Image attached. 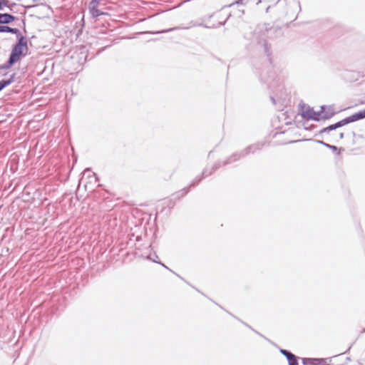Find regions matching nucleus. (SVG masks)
Instances as JSON below:
<instances>
[{"label": "nucleus", "mask_w": 365, "mask_h": 365, "mask_svg": "<svg viewBox=\"0 0 365 365\" xmlns=\"http://www.w3.org/2000/svg\"><path fill=\"white\" fill-rule=\"evenodd\" d=\"M297 9L301 10L300 3L297 0H277L272 5L265 4V12H271L278 20L286 17L288 19H292Z\"/></svg>", "instance_id": "f257e3e1"}, {"label": "nucleus", "mask_w": 365, "mask_h": 365, "mask_svg": "<svg viewBox=\"0 0 365 365\" xmlns=\"http://www.w3.org/2000/svg\"><path fill=\"white\" fill-rule=\"evenodd\" d=\"M28 40L16 41L11 46V50L9 53V57L14 61V62H19L21 58L26 56L28 47Z\"/></svg>", "instance_id": "f03ea898"}, {"label": "nucleus", "mask_w": 365, "mask_h": 365, "mask_svg": "<svg viewBox=\"0 0 365 365\" xmlns=\"http://www.w3.org/2000/svg\"><path fill=\"white\" fill-rule=\"evenodd\" d=\"M274 1V0H235L234 2L229 5L230 7L234 6H245L247 9L253 10L255 7L259 8L262 4H267L268 3Z\"/></svg>", "instance_id": "7ed1b4c3"}, {"label": "nucleus", "mask_w": 365, "mask_h": 365, "mask_svg": "<svg viewBox=\"0 0 365 365\" xmlns=\"http://www.w3.org/2000/svg\"><path fill=\"white\" fill-rule=\"evenodd\" d=\"M103 0H91L88 4V12L91 15V19L95 20L101 16H108L109 14L106 11H103L99 9L101 5V2Z\"/></svg>", "instance_id": "20e7f679"}, {"label": "nucleus", "mask_w": 365, "mask_h": 365, "mask_svg": "<svg viewBox=\"0 0 365 365\" xmlns=\"http://www.w3.org/2000/svg\"><path fill=\"white\" fill-rule=\"evenodd\" d=\"M314 109L313 107L302 101L298 105V113L302 119L305 120H312Z\"/></svg>", "instance_id": "39448f33"}, {"label": "nucleus", "mask_w": 365, "mask_h": 365, "mask_svg": "<svg viewBox=\"0 0 365 365\" xmlns=\"http://www.w3.org/2000/svg\"><path fill=\"white\" fill-rule=\"evenodd\" d=\"M279 351L280 354L286 357L288 365H299V360L302 358L296 356L292 351L285 349L279 348Z\"/></svg>", "instance_id": "423d86ee"}, {"label": "nucleus", "mask_w": 365, "mask_h": 365, "mask_svg": "<svg viewBox=\"0 0 365 365\" xmlns=\"http://www.w3.org/2000/svg\"><path fill=\"white\" fill-rule=\"evenodd\" d=\"M149 260L152 261L153 262H155L156 264H158L160 265H161L163 267L165 268L166 269L169 270L170 272H172L173 274H174L175 276H177L178 277H179L180 279H182V281H184L187 284L190 285V287H192L193 289H195L197 292H200V291L195 287L194 286L191 285L187 280H185L182 277H181L180 275H179L178 274H177L175 271L172 270L170 268H169L168 266H166L163 262H162L160 260H157L155 259H153L151 255L150 256V258H149ZM201 294L204 296L206 297V295L203 293L201 292Z\"/></svg>", "instance_id": "0eeeda50"}, {"label": "nucleus", "mask_w": 365, "mask_h": 365, "mask_svg": "<svg viewBox=\"0 0 365 365\" xmlns=\"http://www.w3.org/2000/svg\"><path fill=\"white\" fill-rule=\"evenodd\" d=\"M258 44L262 45L263 47L264 53L267 57V60L270 65L272 64V51H271V45L268 43V41L264 39H260L258 41Z\"/></svg>", "instance_id": "6e6552de"}, {"label": "nucleus", "mask_w": 365, "mask_h": 365, "mask_svg": "<svg viewBox=\"0 0 365 365\" xmlns=\"http://www.w3.org/2000/svg\"><path fill=\"white\" fill-rule=\"evenodd\" d=\"M323 113L324 121L331 119L336 115L333 106L322 105L321 106Z\"/></svg>", "instance_id": "1a4fd4ad"}, {"label": "nucleus", "mask_w": 365, "mask_h": 365, "mask_svg": "<svg viewBox=\"0 0 365 365\" xmlns=\"http://www.w3.org/2000/svg\"><path fill=\"white\" fill-rule=\"evenodd\" d=\"M18 19L17 16L10 13H0V25L9 24Z\"/></svg>", "instance_id": "9d476101"}, {"label": "nucleus", "mask_w": 365, "mask_h": 365, "mask_svg": "<svg viewBox=\"0 0 365 365\" xmlns=\"http://www.w3.org/2000/svg\"><path fill=\"white\" fill-rule=\"evenodd\" d=\"M16 76V73H13L9 78L0 80V92L15 81Z\"/></svg>", "instance_id": "9b49d317"}, {"label": "nucleus", "mask_w": 365, "mask_h": 365, "mask_svg": "<svg viewBox=\"0 0 365 365\" xmlns=\"http://www.w3.org/2000/svg\"><path fill=\"white\" fill-rule=\"evenodd\" d=\"M189 188L185 187L182 190L175 192V193L172 194L170 201L174 200L175 203V201L180 200L181 198H182L184 196H185L189 192ZM175 204H173L174 205Z\"/></svg>", "instance_id": "f8f14e48"}, {"label": "nucleus", "mask_w": 365, "mask_h": 365, "mask_svg": "<svg viewBox=\"0 0 365 365\" xmlns=\"http://www.w3.org/2000/svg\"><path fill=\"white\" fill-rule=\"evenodd\" d=\"M349 118H351L352 123L364 119L365 108L353 113L352 115H349Z\"/></svg>", "instance_id": "ddd939ff"}, {"label": "nucleus", "mask_w": 365, "mask_h": 365, "mask_svg": "<svg viewBox=\"0 0 365 365\" xmlns=\"http://www.w3.org/2000/svg\"><path fill=\"white\" fill-rule=\"evenodd\" d=\"M240 160V157L238 152H235L230 156H229L227 159H225L224 161H222V165L224 166H226L227 165H230L232 162H236Z\"/></svg>", "instance_id": "4468645a"}, {"label": "nucleus", "mask_w": 365, "mask_h": 365, "mask_svg": "<svg viewBox=\"0 0 365 365\" xmlns=\"http://www.w3.org/2000/svg\"><path fill=\"white\" fill-rule=\"evenodd\" d=\"M325 148L332 150L334 153H335V154L336 155H340L341 154V153L344 151V148H342V147L338 148L336 145H331V144H329L327 143L325 145Z\"/></svg>", "instance_id": "2eb2a0df"}, {"label": "nucleus", "mask_w": 365, "mask_h": 365, "mask_svg": "<svg viewBox=\"0 0 365 365\" xmlns=\"http://www.w3.org/2000/svg\"><path fill=\"white\" fill-rule=\"evenodd\" d=\"M16 63V62H14V61L9 56L7 61L4 63L0 65V70H8Z\"/></svg>", "instance_id": "dca6fc26"}, {"label": "nucleus", "mask_w": 365, "mask_h": 365, "mask_svg": "<svg viewBox=\"0 0 365 365\" xmlns=\"http://www.w3.org/2000/svg\"><path fill=\"white\" fill-rule=\"evenodd\" d=\"M11 34H14L16 38V41H20L21 39L23 40H28L27 37L22 35L21 31L18 28H13L11 32Z\"/></svg>", "instance_id": "f3484780"}, {"label": "nucleus", "mask_w": 365, "mask_h": 365, "mask_svg": "<svg viewBox=\"0 0 365 365\" xmlns=\"http://www.w3.org/2000/svg\"><path fill=\"white\" fill-rule=\"evenodd\" d=\"M202 180H203V178L200 175L198 176H196L195 178V179H193L192 180V182L187 186H186V187H188L189 191H190L192 188L198 185Z\"/></svg>", "instance_id": "a211bd4d"}, {"label": "nucleus", "mask_w": 365, "mask_h": 365, "mask_svg": "<svg viewBox=\"0 0 365 365\" xmlns=\"http://www.w3.org/2000/svg\"><path fill=\"white\" fill-rule=\"evenodd\" d=\"M312 120L315 122L324 121L323 113L321 108L319 110H314Z\"/></svg>", "instance_id": "6ab92c4d"}, {"label": "nucleus", "mask_w": 365, "mask_h": 365, "mask_svg": "<svg viewBox=\"0 0 365 365\" xmlns=\"http://www.w3.org/2000/svg\"><path fill=\"white\" fill-rule=\"evenodd\" d=\"M303 365H316L318 361V358H302L301 359Z\"/></svg>", "instance_id": "aec40b11"}, {"label": "nucleus", "mask_w": 365, "mask_h": 365, "mask_svg": "<svg viewBox=\"0 0 365 365\" xmlns=\"http://www.w3.org/2000/svg\"><path fill=\"white\" fill-rule=\"evenodd\" d=\"M264 145H265L264 142H262V143L259 142V143H256L250 145V148L252 150V153H255V152H257L258 150H261L262 149V148L264 146Z\"/></svg>", "instance_id": "412c9836"}, {"label": "nucleus", "mask_w": 365, "mask_h": 365, "mask_svg": "<svg viewBox=\"0 0 365 365\" xmlns=\"http://www.w3.org/2000/svg\"><path fill=\"white\" fill-rule=\"evenodd\" d=\"M17 6V4H16L15 2H9V1L7 3V6H6V7L9 9V11L14 13L22 14V12L19 9H16Z\"/></svg>", "instance_id": "4be33fe9"}, {"label": "nucleus", "mask_w": 365, "mask_h": 365, "mask_svg": "<svg viewBox=\"0 0 365 365\" xmlns=\"http://www.w3.org/2000/svg\"><path fill=\"white\" fill-rule=\"evenodd\" d=\"M351 118H349V115L337 121L336 123V125H337V128H341L344 125H346L349 123H351Z\"/></svg>", "instance_id": "5701e85b"}, {"label": "nucleus", "mask_w": 365, "mask_h": 365, "mask_svg": "<svg viewBox=\"0 0 365 365\" xmlns=\"http://www.w3.org/2000/svg\"><path fill=\"white\" fill-rule=\"evenodd\" d=\"M276 77H277V76H276L275 73L273 71H270V72H269L268 77L267 79H264V78L262 76H260L259 79L262 82H263L264 83L269 84L270 83L269 80L274 81Z\"/></svg>", "instance_id": "b1692460"}, {"label": "nucleus", "mask_w": 365, "mask_h": 365, "mask_svg": "<svg viewBox=\"0 0 365 365\" xmlns=\"http://www.w3.org/2000/svg\"><path fill=\"white\" fill-rule=\"evenodd\" d=\"M180 29V27H179V26H175V27L169 28L167 29L156 31L153 32L152 34H166V33H169V32H171L173 31H175V30H178Z\"/></svg>", "instance_id": "393cba45"}, {"label": "nucleus", "mask_w": 365, "mask_h": 365, "mask_svg": "<svg viewBox=\"0 0 365 365\" xmlns=\"http://www.w3.org/2000/svg\"><path fill=\"white\" fill-rule=\"evenodd\" d=\"M12 27L7 26V24L0 25V33H9L11 34Z\"/></svg>", "instance_id": "a878e982"}, {"label": "nucleus", "mask_w": 365, "mask_h": 365, "mask_svg": "<svg viewBox=\"0 0 365 365\" xmlns=\"http://www.w3.org/2000/svg\"><path fill=\"white\" fill-rule=\"evenodd\" d=\"M330 131L329 130V128L327 127H324L323 128H322L319 131H318L317 133H316L314 134V136H322V135L324 133H329Z\"/></svg>", "instance_id": "bb28decb"}, {"label": "nucleus", "mask_w": 365, "mask_h": 365, "mask_svg": "<svg viewBox=\"0 0 365 365\" xmlns=\"http://www.w3.org/2000/svg\"><path fill=\"white\" fill-rule=\"evenodd\" d=\"M327 360L331 361V358H318V361L317 362L316 365H326L327 364Z\"/></svg>", "instance_id": "cd10ccee"}, {"label": "nucleus", "mask_w": 365, "mask_h": 365, "mask_svg": "<svg viewBox=\"0 0 365 365\" xmlns=\"http://www.w3.org/2000/svg\"><path fill=\"white\" fill-rule=\"evenodd\" d=\"M304 140L306 141H312V142H314L317 144H320V145H322L323 146L325 147V145L327 144L326 142L322 140H317V139H314V138H309V139H305Z\"/></svg>", "instance_id": "c85d7f7f"}, {"label": "nucleus", "mask_w": 365, "mask_h": 365, "mask_svg": "<svg viewBox=\"0 0 365 365\" xmlns=\"http://www.w3.org/2000/svg\"><path fill=\"white\" fill-rule=\"evenodd\" d=\"M227 313H228L230 315H231L232 317H233L235 319H236L237 320H238L239 322H240L242 324H244L245 327H250V325L248 324H247L246 322H243L242 320L240 319L237 317L233 315L232 313H230V312L225 310Z\"/></svg>", "instance_id": "c756f323"}, {"label": "nucleus", "mask_w": 365, "mask_h": 365, "mask_svg": "<svg viewBox=\"0 0 365 365\" xmlns=\"http://www.w3.org/2000/svg\"><path fill=\"white\" fill-rule=\"evenodd\" d=\"M8 0H0V11L4 10V9L7 6Z\"/></svg>", "instance_id": "7c9ffc66"}, {"label": "nucleus", "mask_w": 365, "mask_h": 365, "mask_svg": "<svg viewBox=\"0 0 365 365\" xmlns=\"http://www.w3.org/2000/svg\"><path fill=\"white\" fill-rule=\"evenodd\" d=\"M249 329H250L252 331H253L255 333H256L257 334L259 335L261 337L264 338L265 340H267L269 341V342H271L270 340H269L266 336H264V335H262L261 333H259V331H257V330L254 329L251 326L249 327Z\"/></svg>", "instance_id": "2f4dec72"}, {"label": "nucleus", "mask_w": 365, "mask_h": 365, "mask_svg": "<svg viewBox=\"0 0 365 365\" xmlns=\"http://www.w3.org/2000/svg\"><path fill=\"white\" fill-rule=\"evenodd\" d=\"M327 128H329V130L330 132L333 131V130H336L338 128H337V125H336V123H333V124H330L327 126Z\"/></svg>", "instance_id": "473e14b6"}, {"label": "nucleus", "mask_w": 365, "mask_h": 365, "mask_svg": "<svg viewBox=\"0 0 365 365\" xmlns=\"http://www.w3.org/2000/svg\"><path fill=\"white\" fill-rule=\"evenodd\" d=\"M208 173H209L208 170H207V168H205V169L202 170V173H201V175H201V176L202 177V178L204 179V178H207V176H209V175H208Z\"/></svg>", "instance_id": "72a5a7b5"}, {"label": "nucleus", "mask_w": 365, "mask_h": 365, "mask_svg": "<svg viewBox=\"0 0 365 365\" xmlns=\"http://www.w3.org/2000/svg\"><path fill=\"white\" fill-rule=\"evenodd\" d=\"M254 10L256 11H265V4H262L259 6V8L255 7V9Z\"/></svg>", "instance_id": "f704fd0d"}, {"label": "nucleus", "mask_w": 365, "mask_h": 365, "mask_svg": "<svg viewBox=\"0 0 365 365\" xmlns=\"http://www.w3.org/2000/svg\"><path fill=\"white\" fill-rule=\"evenodd\" d=\"M303 125H304V129H305V130H312V129H314V128H316V127H317V125H314V124H311V125H309L308 127H307V126L305 125V123H304V124H303Z\"/></svg>", "instance_id": "c9c22d12"}, {"label": "nucleus", "mask_w": 365, "mask_h": 365, "mask_svg": "<svg viewBox=\"0 0 365 365\" xmlns=\"http://www.w3.org/2000/svg\"><path fill=\"white\" fill-rule=\"evenodd\" d=\"M222 25H223V24H222V22H219V23L217 24V26H215V25H212V26H208V25H204V24H200V26H204V27H205V28H215V27H219V26H222Z\"/></svg>", "instance_id": "e433bc0d"}, {"label": "nucleus", "mask_w": 365, "mask_h": 365, "mask_svg": "<svg viewBox=\"0 0 365 365\" xmlns=\"http://www.w3.org/2000/svg\"><path fill=\"white\" fill-rule=\"evenodd\" d=\"M244 153H245V154L247 155H250V153H252V150L250 148V146L248 145L247 147H246L245 148H244Z\"/></svg>", "instance_id": "4c0bfd02"}, {"label": "nucleus", "mask_w": 365, "mask_h": 365, "mask_svg": "<svg viewBox=\"0 0 365 365\" xmlns=\"http://www.w3.org/2000/svg\"><path fill=\"white\" fill-rule=\"evenodd\" d=\"M215 168H217V169L218 170L220 168H221L222 166H224L222 165V161H217L216 162L214 165H213Z\"/></svg>", "instance_id": "58836bf2"}, {"label": "nucleus", "mask_w": 365, "mask_h": 365, "mask_svg": "<svg viewBox=\"0 0 365 365\" xmlns=\"http://www.w3.org/2000/svg\"><path fill=\"white\" fill-rule=\"evenodd\" d=\"M150 255H151L153 259H155L157 260H160L159 258H158V256L157 255V254L155 252H154L153 254H150L148 256H147L146 258L148 259H149Z\"/></svg>", "instance_id": "ea45409f"}, {"label": "nucleus", "mask_w": 365, "mask_h": 365, "mask_svg": "<svg viewBox=\"0 0 365 365\" xmlns=\"http://www.w3.org/2000/svg\"><path fill=\"white\" fill-rule=\"evenodd\" d=\"M237 152H238V153H239V155H240V159H241V158H245V157H246V156H247V155L245 154V153H244V149H243V150H240V151H237Z\"/></svg>", "instance_id": "a19ab883"}, {"label": "nucleus", "mask_w": 365, "mask_h": 365, "mask_svg": "<svg viewBox=\"0 0 365 365\" xmlns=\"http://www.w3.org/2000/svg\"><path fill=\"white\" fill-rule=\"evenodd\" d=\"M344 138V133H340L339 134V139L336 140L335 142L336 143H338L339 140H341Z\"/></svg>", "instance_id": "79ce46f5"}, {"label": "nucleus", "mask_w": 365, "mask_h": 365, "mask_svg": "<svg viewBox=\"0 0 365 365\" xmlns=\"http://www.w3.org/2000/svg\"><path fill=\"white\" fill-rule=\"evenodd\" d=\"M217 168H215L214 165L211 168V170L209 171L208 175H211L213 173H215L217 170Z\"/></svg>", "instance_id": "37998d69"}, {"label": "nucleus", "mask_w": 365, "mask_h": 365, "mask_svg": "<svg viewBox=\"0 0 365 365\" xmlns=\"http://www.w3.org/2000/svg\"><path fill=\"white\" fill-rule=\"evenodd\" d=\"M217 168H215L214 165L211 168V170L209 171L208 175H211L213 173H215L217 170Z\"/></svg>", "instance_id": "c03bdc74"}, {"label": "nucleus", "mask_w": 365, "mask_h": 365, "mask_svg": "<svg viewBox=\"0 0 365 365\" xmlns=\"http://www.w3.org/2000/svg\"><path fill=\"white\" fill-rule=\"evenodd\" d=\"M217 168H215L214 165L211 168V170L209 171L208 175H211L213 173H215L217 170Z\"/></svg>", "instance_id": "a18cd8bd"}, {"label": "nucleus", "mask_w": 365, "mask_h": 365, "mask_svg": "<svg viewBox=\"0 0 365 365\" xmlns=\"http://www.w3.org/2000/svg\"><path fill=\"white\" fill-rule=\"evenodd\" d=\"M4 117H5L4 114H0V123L6 120V118H4Z\"/></svg>", "instance_id": "49530a36"}, {"label": "nucleus", "mask_w": 365, "mask_h": 365, "mask_svg": "<svg viewBox=\"0 0 365 365\" xmlns=\"http://www.w3.org/2000/svg\"><path fill=\"white\" fill-rule=\"evenodd\" d=\"M238 11L240 13V14L238 15V16H241L242 14H244L245 13V9H239Z\"/></svg>", "instance_id": "de8ad7c7"}, {"label": "nucleus", "mask_w": 365, "mask_h": 365, "mask_svg": "<svg viewBox=\"0 0 365 365\" xmlns=\"http://www.w3.org/2000/svg\"><path fill=\"white\" fill-rule=\"evenodd\" d=\"M270 100L272 102L273 104H276V100L274 98V97H273L272 96H270Z\"/></svg>", "instance_id": "09e8293b"}, {"label": "nucleus", "mask_w": 365, "mask_h": 365, "mask_svg": "<svg viewBox=\"0 0 365 365\" xmlns=\"http://www.w3.org/2000/svg\"><path fill=\"white\" fill-rule=\"evenodd\" d=\"M216 305H217L220 309H223V310H225L222 306H220V304H218L217 303H216L215 302L212 301Z\"/></svg>", "instance_id": "8fccbe9b"}, {"label": "nucleus", "mask_w": 365, "mask_h": 365, "mask_svg": "<svg viewBox=\"0 0 365 365\" xmlns=\"http://www.w3.org/2000/svg\"><path fill=\"white\" fill-rule=\"evenodd\" d=\"M351 346H352V344H351V345H350V346L348 347V349H346L344 353H347L348 351H349V350H350V349H351Z\"/></svg>", "instance_id": "3c124183"}, {"label": "nucleus", "mask_w": 365, "mask_h": 365, "mask_svg": "<svg viewBox=\"0 0 365 365\" xmlns=\"http://www.w3.org/2000/svg\"><path fill=\"white\" fill-rule=\"evenodd\" d=\"M21 22H22L24 26H25V25H26V19H21Z\"/></svg>", "instance_id": "603ef678"}, {"label": "nucleus", "mask_w": 365, "mask_h": 365, "mask_svg": "<svg viewBox=\"0 0 365 365\" xmlns=\"http://www.w3.org/2000/svg\"><path fill=\"white\" fill-rule=\"evenodd\" d=\"M361 333H365V328L362 329Z\"/></svg>", "instance_id": "864d4df0"}, {"label": "nucleus", "mask_w": 365, "mask_h": 365, "mask_svg": "<svg viewBox=\"0 0 365 365\" xmlns=\"http://www.w3.org/2000/svg\"><path fill=\"white\" fill-rule=\"evenodd\" d=\"M295 142H296V141H294V140H291V141L289 142V143H295Z\"/></svg>", "instance_id": "5fc2aeb1"}, {"label": "nucleus", "mask_w": 365, "mask_h": 365, "mask_svg": "<svg viewBox=\"0 0 365 365\" xmlns=\"http://www.w3.org/2000/svg\"><path fill=\"white\" fill-rule=\"evenodd\" d=\"M278 134V133H276L273 137H276V135Z\"/></svg>", "instance_id": "6e6d98bb"}, {"label": "nucleus", "mask_w": 365, "mask_h": 365, "mask_svg": "<svg viewBox=\"0 0 365 365\" xmlns=\"http://www.w3.org/2000/svg\"><path fill=\"white\" fill-rule=\"evenodd\" d=\"M352 134H353L354 136H355V132L353 131Z\"/></svg>", "instance_id": "4d7b16f0"}, {"label": "nucleus", "mask_w": 365, "mask_h": 365, "mask_svg": "<svg viewBox=\"0 0 365 365\" xmlns=\"http://www.w3.org/2000/svg\"><path fill=\"white\" fill-rule=\"evenodd\" d=\"M86 190H87L88 185H85Z\"/></svg>", "instance_id": "13d9d810"}, {"label": "nucleus", "mask_w": 365, "mask_h": 365, "mask_svg": "<svg viewBox=\"0 0 365 365\" xmlns=\"http://www.w3.org/2000/svg\"><path fill=\"white\" fill-rule=\"evenodd\" d=\"M346 360L350 361L351 359H350V358H349V357H347V358H346Z\"/></svg>", "instance_id": "bf43d9fd"}, {"label": "nucleus", "mask_w": 365, "mask_h": 365, "mask_svg": "<svg viewBox=\"0 0 365 365\" xmlns=\"http://www.w3.org/2000/svg\"><path fill=\"white\" fill-rule=\"evenodd\" d=\"M94 178H95V180L96 181V180H97V177H96V176H94Z\"/></svg>", "instance_id": "052dcab7"}, {"label": "nucleus", "mask_w": 365, "mask_h": 365, "mask_svg": "<svg viewBox=\"0 0 365 365\" xmlns=\"http://www.w3.org/2000/svg\"><path fill=\"white\" fill-rule=\"evenodd\" d=\"M326 365H331V364H327Z\"/></svg>", "instance_id": "680f3d73"}, {"label": "nucleus", "mask_w": 365, "mask_h": 365, "mask_svg": "<svg viewBox=\"0 0 365 365\" xmlns=\"http://www.w3.org/2000/svg\"><path fill=\"white\" fill-rule=\"evenodd\" d=\"M34 1H36V0H33Z\"/></svg>", "instance_id": "e2e57ef3"}]
</instances>
